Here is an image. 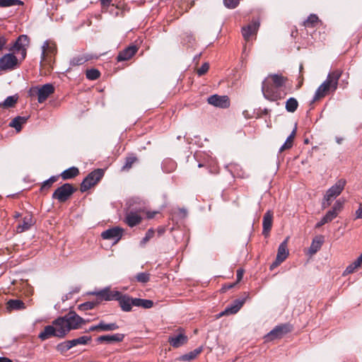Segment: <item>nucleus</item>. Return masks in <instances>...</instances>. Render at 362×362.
<instances>
[{
    "label": "nucleus",
    "mask_w": 362,
    "mask_h": 362,
    "mask_svg": "<svg viewBox=\"0 0 362 362\" xmlns=\"http://www.w3.org/2000/svg\"><path fill=\"white\" fill-rule=\"evenodd\" d=\"M287 238L285 240H284L280 245L279 246L276 257L284 262L288 255V250L287 248Z\"/></svg>",
    "instance_id": "bb28decb"
},
{
    "label": "nucleus",
    "mask_w": 362,
    "mask_h": 362,
    "mask_svg": "<svg viewBox=\"0 0 362 362\" xmlns=\"http://www.w3.org/2000/svg\"><path fill=\"white\" fill-rule=\"evenodd\" d=\"M320 23H321V21L318 16L316 14L312 13L303 21V25L305 28H316Z\"/></svg>",
    "instance_id": "c756f323"
},
{
    "label": "nucleus",
    "mask_w": 362,
    "mask_h": 362,
    "mask_svg": "<svg viewBox=\"0 0 362 362\" xmlns=\"http://www.w3.org/2000/svg\"><path fill=\"white\" fill-rule=\"evenodd\" d=\"M362 265V254L352 264H349L344 272V275L354 273Z\"/></svg>",
    "instance_id": "2f4dec72"
},
{
    "label": "nucleus",
    "mask_w": 362,
    "mask_h": 362,
    "mask_svg": "<svg viewBox=\"0 0 362 362\" xmlns=\"http://www.w3.org/2000/svg\"><path fill=\"white\" fill-rule=\"evenodd\" d=\"M59 176H52L49 179L43 182L41 185V187L40 189V192L41 193L46 194L49 189L51 188L52 185L58 180Z\"/></svg>",
    "instance_id": "473e14b6"
},
{
    "label": "nucleus",
    "mask_w": 362,
    "mask_h": 362,
    "mask_svg": "<svg viewBox=\"0 0 362 362\" xmlns=\"http://www.w3.org/2000/svg\"><path fill=\"white\" fill-rule=\"evenodd\" d=\"M76 191V189L69 183H65L55 189L52 194V199L58 200L60 203L66 202Z\"/></svg>",
    "instance_id": "423d86ee"
},
{
    "label": "nucleus",
    "mask_w": 362,
    "mask_h": 362,
    "mask_svg": "<svg viewBox=\"0 0 362 362\" xmlns=\"http://www.w3.org/2000/svg\"><path fill=\"white\" fill-rule=\"evenodd\" d=\"M138 160L137 158L133 155L127 156L125 158V162L124 165L122 168V171H129L132 168L134 163Z\"/></svg>",
    "instance_id": "58836bf2"
},
{
    "label": "nucleus",
    "mask_w": 362,
    "mask_h": 362,
    "mask_svg": "<svg viewBox=\"0 0 362 362\" xmlns=\"http://www.w3.org/2000/svg\"><path fill=\"white\" fill-rule=\"evenodd\" d=\"M95 295L97 296L98 299L100 300H118L119 306L124 312L131 311L132 306H134V298L127 295H122L120 292L117 291L104 288L100 291L95 292Z\"/></svg>",
    "instance_id": "f257e3e1"
},
{
    "label": "nucleus",
    "mask_w": 362,
    "mask_h": 362,
    "mask_svg": "<svg viewBox=\"0 0 362 362\" xmlns=\"http://www.w3.org/2000/svg\"><path fill=\"white\" fill-rule=\"evenodd\" d=\"M273 223V213L271 211H267L264 216L262 221V234L267 237L272 227Z\"/></svg>",
    "instance_id": "6ab92c4d"
},
{
    "label": "nucleus",
    "mask_w": 362,
    "mask_h": 362,
    "mask_svg": "<svg viewBox=\"0 0 362 362\" xmlns=\"http://www.w3.org/2000/svg\"><path fill=\"white\" fill-rule=\"evenodd\" d=\"M67 325L64 317H59L53 322L56 337L63 338L70 332Z\"/></svg>",
    "instance_id": "f8f14e48"
},
{
    "label": "nucleus",
    "mask_w": 362,
    "mask_h": 362,
    "mask_svg": "<svg viewBox=\"0 0 362 362\" xmlns=\"http://www.w3.org/2000/svg\"><path fill=\"white\" fill-rule=\"evenodd\" d=\"M259 24L257 22H252L242 28V35L246 41H249L250 37L255 35L259 28Z\"/></svg>",
    "instance_id": "412c9836"
},
{
    "label": "nucleus",
    "mask_w": 362,
    "mask_h": 362,
    "mask_svg": "<svg viewBox=\"0 0 362 362\" xmlns=\"http://www.w3.org/2000/svg\"><path fill=\"white\" fill-rule=\"evenodd\" d=\"M245 303L244 300L236 299L233 303L227 306L226 309L220 313V316L229 315L237 313L239 310L243 307Z\"/></svg>",
    "instance_id": "a211bd4d"
},
{
    "label": "nucleus",
    "mask_w": 362,
    "mask_h": 362,
    "mask_svg": "<svg viewBox=\"0 0 362 362\" xmlns=\"http://www.w3.org/2000/svg\"><path fill=\"white\" fill-rule=\"evenodd\" d=\"M346 183V182L344 179H340L326 192L322 203L323 209L330 206L332 201L338 197L344 190Z\"/></svg>",
    "instance_id": "20e7f679"
},
{
    "label": "nucleus",
    "mask_w": 362,
    "mask_h": 362,
    "mask_svg": "<svg viewBox=\"0 0 362 362\" xmlns=\"http://www.w3.org/2000/svg\"><path fill=\"white\" fill-rule=\"evenodd\" d=\"M21 59L19 60L13 53H7L0 57V70L12 71L20 66Z\"/></svg>",
    "instance_id": "6e6552de"
},
{
    "label": "nucleus",
    "mask_w": 362,
    "mask_h": 362,
    "mask_svg": "<svg viewBox=\"0 0 362 362\" xmlns=\"http://www.w3.org/2000/svg\"><path fill=\"white\" fill-rule=\"evenodd\" d=\"M208 103L219 108H228L230 105V101L227 95H219L214 94L207 99Z\"/></svg>",
    "instance_id": "ddd939ff"
},
{
    "label": "nucleus",
    "mask_w": 362,
    "mask_h": 362,
    "mask_svg": "<svg viewBox=\"0 0 362 362\" xmlns=\"http://www.w3.org/2000/svg\"><path fill=\"white\" fill-rule=\"evenodd\" d=\"M136 45H132L120 51L117 57V62L129 60L138 51Z\"/></svg>",
    "instance_id": "dca6fc26"
},
{
    "label": "nucleus",
    "mask_w": 362,
    "mask_h": 362,
    "mask_svg": "<svg viewBox=\"0 0 362 362\" xmlns=\"http://www.w3.org/2000/svg\"><path fill=\"white\" fill-rule=\"evenodd\" d=\"M95 305V303L93 302H86L81 305H80L79 308L80 309L83 310H92L94 308Z\"/></svg>",
    "instance_id": "5fc2aeb1"
},
{
    "label": "nucleus",
    "mask_w": 362,
    "mask_h": 362,
    "mask_svg": "<svg viewBox=\"0 0 362 362\" xmlns=\"http://www.w3.org/2000/svg\"><path fill=\"white\" fill-rule=\"evenodd\" d=\"M7 44V38L4 35H0V52H1Z\"/></svg>",
    "instance_id": "6e6d98bb"
},
{
    "label": "nucleus",
    "mask_w": 362,
    "mask_h": 362,
    "mask_svg": "<svg viewBox=\"0 0 362 362\" xmlns=\"http://www.w3.org/2000/svg\"><path fill=\"white\" fill-rule=\"evenodd\" d=\"M325 223H327V222L325 221H324V218L322 217V218L320 220V221H319L316 224L315 228H318L322 226L323 225H325Z\"/></svg>",
    "instance_id": "69168bd1"
},
{
    "label": "nucleus",
    "mask_w": 362,
    "mask_h": 362,
    "mask_svg": "<svg viewBox=\"0 0 362 362\" xmlns=\"http://www.w3.org/2000/svg\"><path fill=\"white\" fill-rule=\"evenodd\" d=\"M142 221L141 216L137 213L130 211L127 214L124 219V222L129 226L134 227L139 224Z\"/></svg>",
    "instance_id": "5701e85b"
},
{
    "label": "nucleus",
    "mask_w": 362,
    "mask_h": 362,
    "mask_svg": "<svg viewBox=\"0 0 362 362\" xmlns=\"http://www.w3.org/2000/svg\"><path fill=\"white\" fill-rule=\"evenodd\" d=\"M155 232L153 229H148L145 235V237L141 241V243L144 245L146 244L150 239H151L154 236Z\"/></svg>",
    "instance_id": "3c124183"
},
{
    "label": "nucleus",
    "mask_w": 362,
    "mask_h": 362,
    "mask_svg": "<svg viewBox=\"0 0 362 362\" xmlns=\"http://www.w3.org/2000/svg\"><path fill=\"white\" fill-rule=\"evenodd\" d=\"M244 271L241 269L237 270V281H240L243 279Z\"/></svg>",
    "instance_id": "680f3d73"
},
{
    "label": "nucleus",
    "mask_w": 362,
    "mask_h": 362,
    "mask_svg": "<svg viewBox=\"0 0 362 362\" xmlns=\"http://www.w3.org/2000/svg\"><path fill=\"white\" fill-rule=\"evenodd\" d=\"M153 305V302L151 300L134 298V306L141 307L144 308H151Z\"/></svg>",
    "instance_id": "4c0bfd02"
},
{
    "label": "nucleus",
    "mask_w": 362,
    "mask_h": 362,
    "mask_svg": "<svg viewBox=\"0 0 362 362\" xmlns=\"http://www.w3.org/2000/svg\"><path fill=\"white\" fill-rule=\"evenodd\" d=\"M209 69V64L207 62L204 63L200 68L197 69V74L201 76L204 75Z\"/></svg>",
    "instance_id": "09e8293b"
},
{
    "label": "nucleus",
    "mask_w": 362,
    "mask_h": 362,
    "mask_svg": "<svg viewBox=\"0 0 362 362\" xmlns=\"http://www.w3.org/2000/svg\"><path fill=\"white\" fill-rule=\"evenodd\" d=\"M35 220L32 214L27 213L23 218L22 221L19 223L16 227L17 233H23L28 230L30 227L34 225Z\"/></svg>",
    "instance_id": "f3484780"
},
{
    "label": "nucleus",
    "mask_w": 362,
    "mask_h": 362,
    "mask_svg": "<svg viewBox=\"0 0 362 362\" xmlns=\"http://www.w3.org/2000/svg\"><path fill=\"white\" fill-rule=\"evenodd\" d=\"M324 241L323 236H318L315 238L313 240V242L311 243V245L309 249V252L310 255L315 254L321 248L322 243Z\"/></svg>",
    "instance_id": "7c9ffc66"
},
{
    "label": "nucleus",
    "mask_w": 362,
    "mask_h": 362,
    "mask_svg": "<svg viewBox=\"0 0 362 362\" xmlns=\"http://www.w3.org/2000/svg\"><path fill=\"white\" fill-rule=\"evenodd\" d=\"M119 328V326L115 322L106 323L105 321L101 320L99 322L100 332L114 331Z\"/></svg>",
    "instance_id": "c9c22d12"
},
{
    "label": "nucleus",
    "mask_w": 362,
    "mask_h": 362,
    "mask_svg": "<svg viewBox=\"0 0 362 362\" xmlns=\"http://www.w3.org/2000/svg\"><path fill=\"white\" fill-rule=\"evenodd\" d=\"M86 78L89 80H95L100 76V72L97 69H87L86 71Z\"/></svg>",
    "instance_id": "c03bdc74"
},
{
    "label": "nucleus",
    "mask_w": 362,
    "mask_h": 362,
    "mask_svg": "<svg viewBox=\"0 0 362 362\" xmlns=\"http://www.w3.org/2000/svg\"><path fill=\"white\" fill-rule=\"evenodd\" d=\"M26 308L25 303L19 299H11L6 303V309L11 312L13 310H23Z\"/></svg>",
    "instance_id": "b1692460"
},
{
    "label": "nucleus",
    "mask_w": 362,
    "mask_h": 362,
    "mask_svg": "<svg viewBox=\"0 0 362 362\" xmlns=\"http://www.w3.org/2000/svg\"><path fill=\"white\" fill-rule=\"evenodd\" d=\"M282 262H283V261H281L279 258L276 257L275 261L270 266V269L273 270L274 268L279 266Z\"/></svg>",
    "instance_id": "052dcab7"
},
{
    "label": "nucleus",
    "mask_w": 362,
    "mask_h": 362,
    "mask_svg": "<svg viewBox=\"0 0 362 362\" xmlns=\"http://www.w3.org/2000/svg\"><path fill=\"white\" fill-rule=\"evenodd\" d=\"M57 52V47L54 43H50L49 41H45L42 47V62H51V57Z\"/></svg>",
    "instance_id": "9b49d317"
},
{
    "label": "nucleus",
    "mask_w": 362,
    "mask_h": 362,
    "mask_svg": "<svg viewBox=\"0 0 362 362\" xmlns=\"http://www.w3.org/2000/svg\"><path fill=\"white\" fill-rule=\"evenodd\" d=\"M71 343V340L65 341L59 344L56 349L61 354H64L73 347Z\"/></svg>",
    "instance_id": "37998d69"
},
{
    "label": "nucleus",
    "mask_w": 362,
    "mask_h": 362,
    "mask_svg": "<svg viewBox=\"0 0 362 362\" xmlns=\"http://www.w3.org/2000/svg\"><path fill=\"white\" fill-rule=\"evenodd\" d=\"M23 3L21 0H0L1 7H9L12 6L22 5Z\"/></svg>",
    "instance_id": "a18cd8bd"
},
{
    "label": "nucleus",
    "mask_w": 362,
    "mask_h": 362,
    "mask_svg": "<svg viewBox=\"0 0 362 362\" xmlns=\"http://www.w3.org/2000/svg\"><path fill=\"white\" fill-rule=\"evenodd\" d=\"M136 280L140 283H147L150 279V274L146 272H141L137 274L135 277Z\"/></svg>",
    "instance_id": "49530a36"
},
{
    "label": "nucleus",
    "mask_w": 362,
    "mask_h": 362,
    "mask_svg": "<svg viewBox=\"0 0 362 362\" xmlns=\"http://www.w3.org/2000/svg\"><path fill=\"white\" fill-rule=\"evenodd\" d=\"M240 0H223L224 6L230 9L236 8L240 4Z\"/></svg>",
    "instance_id": "de8ad7c7"
},
{
    "label": "nucleus",
    "mask_w": 362,
    "mask_h": 362,
    "mask_svg": "<svg viewBox=\"0 0 362 362\" xmlns=\"http://www.w3.org/2000/svg\"><path fill=\"white\" fill-rule=\"evenodd\" d=\"M53 92H30L31 100L35 99L37 96V100L40 103L45 102Z\"/></svg>",
    "instance_id": "f704fd0d"
},
{
    "label": "nucleus",
    "mask_w": 362,
    "mask_h": 362,
    "mask_svg": "<svg viewBox=\"0 0 362 362\" xmlns=\"http://www.w3.org/2000/svg\"><path fill=\"white\" fill-rule=\"evenodd\" d=\"M288 78L282 74H270L262 81V90L288 88Z\"/></svg>",
    "instance_id": "f03ea898"
},
{
    "label": "nucleus",
    "mask_w": 362,
    "mask_h": 362,
    "mask_svg": "<svg viewBox=\"0 0 362 362\" xmlns=\"http://www.w3.org/2000/svg\"><path fill=\"white\" fill-rule=\"evenodd\" d=\"M28 90H54V87L52 83L39 84L32 86Z\"/></svg>",
    "instance_id": "79ce46f5"
},
{
    "label": "nucleus",
    "mask_w": 362,
    "mask_h": 362,
    "mask_svg": "<svg viewBox=\"0 0 362 362\" xmlns=\"http://www.w3.org/2000/svg\"><path fill=\"white\" fill-rule=\"evenodd\" d=\"M18 99L17 95L8 96L3 103H0V107L3 108L13 107L16 104Z\"/></svg>",
    "instance_id": "e433bc0d"
},
{
    "label": "nucleus",
    "mask_w": 362,
    "mask_h": 362,
    "mask_svg": "<svg viewBox=\"0 0 362 362\" xmlns=\"http://www.w3.org/2000/svg\"><path fill=\"white\" fill-rule=\"evenodd\" d=\"M343 209V202L337 200L333 205L332 209L329 210L323 216L324 221L327 223L334 220Z\"/></svg>",
    "instance_id": "2eb2a0df"
},
{
    "label": "nucleus",
    "mask_w": 362,
    "mask_h": 362,
    "mask_svg": "<svg viewBox=\"0 0 362 362\" xmlns=\"http://www.w3.org/2000/svg\"><path fill=\"white\" fill-rule=\"evenodd\" d=\"M79 174V170L76 167H71L64 170L60 176L64 180H70L76 177Z\"/></svg>",
    "instance_id": "c85d7f7f"
},
{
    "label": "nucleus",
    "mask_w": 362,
    "mask_h": 362,
    "mask_svg": "<svg viewBox=\"0 0 362 362\" xmlns=\"http://www.w3.org/2000/svg\"><path fill=\"white\" fill-rule=\"evenodd\" d=\"M342 76V71L341 70H335L334 71L330 72L327 79L318 87L317 90L318 91H325L330 90V89L336 90L338 88L341 89H344L346 88L345 84L348 83L344 80H341L339 83V80Z\"/></svg>",
    "instance_id": "7ed1b4c3"
},
{
    "label": "nucleus",
    "mask_w": 362,
    "mask_h": 362,
    "mask_svg": "<svg viewBox=\"0 0 362 362\" xmlns=\"http://www.w3.org/2000/svg\"><path fill=\"white\" fill-rule=\"evenodd\" d=\"M327 92H316L315 96L312 101L310 102V105L314 104L315 102L320 100L322 98H325Z\"/></svg>",
    "instance_id": "864d4df0"
},
{
    "label": "nucleus",
    "mask_w": 362,
    "mask_h": 362,
    "mask_svg": "<svg viewBox=\"0 0 362 362\" xmlns=\"http://www.w3.org/2000/svg\"><path fill=\"white\" fill-rule=\"evenodd\" d=\"M0 362H13V361H12V360H11L8 358L0 357Z\"/></svg>",
    "instance_id": "774afa93"
},
{
    "label": "nucleus",
    "mask_w": 362,
    "mask_h": 362,
    "mask_svg": "<svg viewBox=\"0 0 362 362\" xmlns=\"http://www.w3.org/2000/svg\"><path fill=\"white\" fill-rule=\"evenodd\" d=\"M29 37L25 35H21L16 39L13 46L9 48V51L14 54H20L21 55V59L23 60L26 57L27 48L29 46Z\"/></svg>",
    "instance_id": "0eeeda50"
},
{
    "label": "nucleus",
    "mask_w": 362,
    "mask_h": 362,
    "mask_svg": "<svg viewBox=\"0 0 362 362\" xmlns=\"http://www.w3.org/2000/svg\"><path fill=\"white\" fill-rule=\"evenodd\" d=\"M92 59H93V57L90 54H79V55L74 57L70 60V66H80Z\"/></svg>",
    "instance_id": "a878e982"
},
{
    "label": "nucleus",
    "mask_w": 362,
    "mask_h": 362,
    "mask_svg": "<svg viewBox=\"0 0 362 362\" xmlns=\"http://www.w3.org/2000/svg\"><path fill=\"white\" fill-rule=\"evenodd\" d=\"M123 229L119 227H114L103 231L101 237L105 240H112L117 243L122 237Z\"/></svg>",
    "instance_id": "4468645a"
},
{
    "label": "nucleus",
    "mask_w": 362,
    "mask_h": 362,
    "mask_svg": "<svg viewBox=\"0 0 362 362\" xmlns=\"http://www.w3.org/2000/svg\"><path fill=\"white\" fill-rule=\"evenodd\" d=\"M303 69H304V67H303V64H300V66H299V78H298V84L296 85V89H299L302 84H303Z\"/></svg>",
    "instance_id": "8fccbe9b"
},
{
    "label": "nucleus",
    "mask_w": 362,
    "mask_h": 362,
    "mask_svg": "<svg viewBox=\"0 0 362 362\" xmlns=\"http://www.w3.org/2000/svg\"><path fill=\"white\" fill-rule=\"evenodd\" d=\"M52 337H56V333L53 325L45 327L44 329L40 333L38 336V337L42 341H45Z\"/></svg>",
    "instance_id": "cd10ccee"
},
{
    "label": "nucleus",
    "mask_w": 362,
    "mask_h": 362,
    "mask_svg": "<svg viewBox=\"0 0 362 362\" xmlns=\"http://www.w3.org/2000/svg\"><path fill=\"white\" fill-rule=\"evenodd\" d=\"M298 106V101L293 98L287 100L286 103V109L289 112H294Z\"/></svg>",
    "instance_id": "a19ab883"
},
{
    "label": "nucleus",
    "mask_w": 362,
    "mask_h": 362,
    "mask_svg": "<svg viewBox=\"0 0 362 362\" xmlns=\"http://www.w3.org/2000/svg\"><path fill=\"white\" fill-rule=\"evenodd\" d=\"M157 214L156 211H153V212H148L147 213V218H153L155 217L156 214Z\"/></svg>",
    "instance_id": "338daca9"
},
{
    "label": "nucleus",
    "mask_w": 362,
    "mask_h": 362,
    "mask_svg": "<svg viewBox=\"0 0 362 362\" xmlns=\"http://www.w3.org/2000/svg\"><path fill=\"white\" fill-rule=\"evenodd\" d=\"M293 146V144L285 141V143L283 144V146L280 148L279 152L281 153L285 150L290 149Z\"/></svg>",
    "instance_id": "bf43d9fd"
},
{
    "label": "nucleus",
    "mask_w": 362,
    "mask_h": 362,
    "mask_svg": "<svg viewBox=\"0 0 362 362\" xmlns=\"http://www.w3.org/2000/svg\"><path fill=\"white\" fill-rule=\"evenodd\" d=\"M291 331V326L288 324H283L275 327L265 337L266 341L274 340L282 338L285 334Z\"/></svg>",
    "instance_id": "1a4fd4ad"
},
{
    "label": "nucleus",
    "mask_w": 362,
    "mask_h": 362,
    "mask_svg": "<svg viewBox=\"0 0 362 362\" xmlns=\"http://www.w3.org/2000/svg\"><path fill=\"white\" fill-rule=\"evenodd\" d=\"M203 351L202 347H199L195 349L194 350L182 355L180 356V359L184 361H190L194 360L198 355H199Z\"/></svg>",
    "instance_id": "72a5a7b5"
},
{
    "label": "nucleus",
    "mask_w": 362,
    "mask_h": 362,
    "mask_svg": "<svg viewBox=\"0 0 362 362\" xmlns=\"http://www.w3.org/2000/svg\"><path fill=\"white\" fill-rule=\"evenodd\" d=\"M64 317L66 324H69L67 325L69 331L78 329L81 325L85 324L87 322L74 312L69 313Z\"/></svg>",
    "instance_id": "9d476101"
},
{
    "label": "nucleus",
    "mask_w": 362,
    "mask_h": 362,
    "mask_svg": "<svg viewBox=\"0 0 362 362\" xmlns=\"http://www.w3.org/2000/svg\"><path fill=\"white\" fill-rule=\"evenodd\" d=\"M91 341V337L90 336H82L77 339H74L71 340V344H72V346H76L77 345H86L88 342Z\"/></svg>",
    "instance_id": "ea45409f"
},
{
    "label": "nucleus",
    "mask_w": 362,
    "mask_h": 362,
    "mask_svg": "<svg viewBox=\"0 0 362 362\" xmlns=\"http://www.w3.org/2000/svg\"><path fill=\"white\" fill-rule=\"evenodd\" d=\"M124 338V334L117 333L112 335H103L97 338L96 341L98 343L106 342L111 344L113 342H121Z\"/></svg>",
    "instance_id": "4be33fe9"
},
{
    "label": "nucleus",
    "mask_w": 362,
    "mask_h": 362,
    "mask_svg": "<svg viewBox=\"0 0 362 362\" xmlns=\"http://www.w3.org/2000/svg\"><path fill=\"white\" fill-rule=\"evenodd\" d=\"M95 331L100 332L99 324L97 325H93V326L90 327L87 332H95Z\"/></svg>",
    "instance_id": "e2e57ef3"
},
{
    "label": "nucleus",
    "mask_w": 362,
    "mask_h": 362,
    "mask_svg": "<svg viewBox=\"0 0 362 362\" xmlns=\"http://www.w3.org/2000/svg\"><path fill=\"white\" fill-rule=\"evenodd\" d=\"M188 341V337L184 333L181 332L177 335L169 337L168 342L173 348H178L185 345Z\"/></svg>",
    "instance_id": "aec40b11"
},
{
    "label": "nucleus",
    "mask_w": 362,
    "mask_h": 362,
    "mask_svg": "<svg viewBox=\"0 0 362 362\" xmlns=\"http://www.w3.org/2000/svg\"><path fill=\"white\" fill-rule=\"evenodd\" d=\"M183 40L187 43L192 44L195 41V37L190 32H185L184 33Z\"/></svg>",
    "instance_id": "603ef678"
},
{
    "label": "nucleus",
    "mask_w": 362,
    "mask_h": 362,
    "mask_svg": "<svg viewBox=\"0 0 362 362\" xmlns=\"http://www.w3.org/2000/svg\"><path fill=\"white\" fill-rule=\"evenodd\" d=\"M104 170L103 169H96L90 173L81 184L80 190L84 192L92 187L95 185L103 177Z\"/></svg>",
    "instance_id": "39448f33"
},
{
    "label": "nucleus",
    "mask_w": 362,
    "mask_h": 362,
    "mask_svg": "<svg viewBox=\"0 0 362 362\" xmlns=\"http://www.w3.org/2000/svg\"><path fill=\"white\" fill-rule=\"evenodd\" d=\"M293 146V144L285 141V143L283 144V146L280 148L279 152L281 153L285 150L290 149Z\"/></svg>",
    "instance_id": "13d9d810"
},
{
    "label": "nucleus",
    "mask_w": 362,
    "mask_h": 362,
    "mask_svg": "<svg viewBox=\"0 0 362 362\" xmlns=\"http://www.w3.org/2000/svg\"><path fill=\"white\" fill-rule=\"evenodd\" d=\"M356 214L357 218H362V206H361V205L360 206L358 209L356 211Z\"/></svg>",
    "instance_id": "0e129e2a"
},
{
    "label": "nucleus",
    "mask_w": 362,
    "mask_h": 362,
    "mask_svg": "<svg viewBox=\"0 0 362 362\" xmlns=\"http://www.w3.org/2000/svg\"><path fill=\"white\" fill-rule=\"evenodd\" d=\"M296 129L297 128L296 127L295 129L292 131L291 134L288 136L286 141L290 142L291 144L293 143V140L296 134Z\"/></svg>",
    "instance_id": "4d7b16f0"
},
{
    "label": "nucleus",
    "mask_w": 362,
    "mask_h": 362,
    "mask_svg": "<svg viewBox=\"0 0 362 362\" xmlns=\"http://www.w3.org/2000/svg\"><path fill=\"white\" fill-rule=\"evenodd\" d=\"M28 117H29L18 116L11 120L9 126L19 132L21 131L23 125L27 122Z\"/></svg>",
    "instance_id": "393cba45"
}]
</instances>
